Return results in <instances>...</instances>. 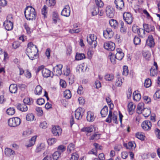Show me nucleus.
I'll return each mask as SVG.
<instances>
[{
  "mask_svg": "<svg viewBox=\"0 0 160 160\" xmlns=\"http://www.w3.org/2000/svg\"><path fill=\"white\" fill-rule=\"evenodd\" d=\"M26 51L27 54L30 59L33 60L37 58L38 52V48L32 42L28 44Z\"/></svg>",
  "mask_w": 160,
  "mask_h": 160,
  "instance_id": "1",
  "label": "nucleus"
},
{
  "mask_svg": "<svg viewBox=\"0 0 160 160\" xmlns=\"http://www.w3.org/2000/svg\"><path fill=\"white\" fill-rule=\"evenodd\" d=\"M26 18L28 20H33L36 18L37 14L35 9L31 6L26 8L24 12Z\"/></svg>",
  "mask_w": 160,
  "mask_h": 160,
  "instance_id": "2",
  "label": "nucleus"
},
{
  "mask_svg": "<svg viewBox=\"0 0 160 160\" xmlns=\"http://www.w3.org/2000/svg\"><path fill=\"white\" fill-rule=\"evenodd\" d=\"M89 37H87L88 42L92 48H95L97 45V36L93 34H89Z\"/></svg>",
  "mask_w": 160,
  "mask_h": 160,
  "instance_id": "3",
  "label": "nucleus"
},
{
  "mask_svg": "<svg viewBox=\"0 0 160 160\" xmlns=\"http://www.w3.org/2000/svg\"><path fill=\"white\" fill-rule=\"evenodd\" d=\"M21 120L18 118L15 117L9 119L8 120V125L12 127H15L19 126Z\"/></svg>",
  "mask_w": 160,
  "mask_h": 160,
  "instance_id": "4",
  "label": "nucleus"
},
{
  "mask_svg": "<svg viewBox=\"0 0 160 160\" xmlns=\"http://www.w3.org/2000/svg\"><path fill=\"white\" fill-rule=\"evenodd\" d=\"M124 20L128 24L131 25L132 23L133 18L132 14L129 12H125L123 15Z\"/></svg>",
  "mask_w": 160,
  "mask_h": 160,
  "instance_id": "5",
  "label": "nucleus"
},
{
  "mask_svg": "<svg viewBox=\"0 0 160 160\" xmlns=\"http://www.w3.org/2000/svg\"><path fill=\"white\" fill-rule=\"evenodd\" d=\"M8 19L6 20L3 23V25L5 28L6 30L8 31H10L12 30L13 28V24L12 21L10 19L8 20L10 18H10L11 19L12 18V15H9L8 16Z\"/></svg>",
  "mask_w": 160,
  "mask_h": 160,
  "instance_id": "6",
  "label": "nucleus"
},
{
  "mask_svg": "<svg viewBox=\"0 0 160 160\" xmlns=\"http://www.w3.org/2000/svg\"><path fill=\"white\" fill-rule=\"evenodd\" d=\"M112 120L113 122L115 123H118L117 116L114 113L112 114V112L111 110H110L108 117L105 121L106 122L110 123Z\"/></svg>",
  "mask_w": 160,
  "mask_h": 160,
  "instance_id": "7",
  "label": "nucleus"
},
{
  "mask_svg": "<svg viewBox=\"0 0 160 160\" xmlns=\"http://www.w3.org/2000/svg\"><path fill=\"white\" fill-rule=\"evenodd\" d=\"M85 111V109L83 108L80 107L78 108L75 112V118L78 120L81 119Z\"/></svg>",
  "mask_w": 160,
  "mask_h": 160,
  "instance_id": "8",
  "label": "nucleus"
},
{
  "mask_svg": "<svg viewBox=\"0 0 160 160\" xmlns=\"http://www.w3.org/2000/svg\"><path fill=\"white\" fill-rule=\"evenodd\" d=\"M104 48L109 51H112L115 49V44L111 42H105L103 45Z\"/></svg>",
  "mask_w": 160,
  "mask_h": 160,
  "instance_id": "9",
  "label": "nucleus"
},
{
  "mask_svg": "<svg viewBox=\"0 0 160 160\" xmlns=\"http://www.w3.org/2000/svg\"><path fill=\"white\" fill-rule=\"evenodd\" d=\"M114 33L111 29L107 28L105 30H104L103 32V35L104 37L107 39H110L111 38L113 35Z\"/></svg>",
  "mask_w": 160,
  "mask_h": 160,
  "instance_id": "10",
  "label": "nucleus"
},
{
  "mask_svg": "<svg viewBox=\"0 0 160 160\" xmlns=\"http://www.w3.org/2000/svg\"><path fill=\"white\" fill-rule=\"evenodd\" d=\"M141 126L144 130H149L152 127V124L150 121L146 120L142 122Z\"/></svg>",
  "mask_w": 160,
  "mask_h": 160,
  "instance_id": "11",
  "label": "nucleus"
},
{
  "mask_svg": "<svg viewBox=\"0 0 160 160\" xmlns=\"http://www.w3.org/2000/svg\"><path fill=\"white\" fill-rule=\"evenodd\" d=\"M62 65L59 64L53 68V72L57 76H60L62 74Z\"/></svg>",
  "mask_w": 160,
  "mask_h": 160,
  "instance_id": "12",
  "label": "nucleus"
},
{
  "mask_svg": "<svg viewBox=\"0 0 160 160\" xmlns=\"http://www.w3.org/2000/svg\"><path fill=\"white\" fill-rule=\"evenodd\" d=\"M52 132L55 136H59L61 134L62 130L59 126L53 127L52 128Z\"/></svg>",
  "mask_w": 160,
  "mask_h": 160,
  "instance_id": "13",
  "label": "nucleus"
},
{
  "mask_svg": "<svg viewBox=\"0 0 160 160\" xmlns=\"http://www.w3.org/2000/svg\"><path fill=\"white\" fill-rule=\"evenodd\" d=\"M114 3L116 8L119 10H121L124 8V3L123 0H115Z\"/></svg>",
  "mask_w": 160,
  "mask_h": 160,
  "instance_id": "14",
  "label": "nucleus"
},
{
  "mask_svg": "<svg viewBox=\"0 0 160 160\" xmlns=\"http://www.w3.org/2000/svg\"><path fill=\"white\" fill-rule=\"evenodd\" d=\"M146 44L151 48H153L154 46L155 42L152 35H150L148 36L146 40Z\"/></svg>",
  "mask_w": 160,
  "mask_h": 160,
  "instance_id": "15",
  "label": "nucleus"
},
{
  "mask_svg": "<svg viewBox=\"0 0 160 160\" xmlns=\"http://www.w3.org/2000/svg\"><path fill=\"white\" fill-rule=\"evenodd\" d=\"M70 13V10L69 6H66L62 10L61 14L65 17H68L69 16Z\"/></svg>",
  "mask_w": 160,
  "mask_h": 160,
  "instance_id": "16",
  "label": "nucleus"
},
{
  "mask_svg": "<svg viewBox=\"0 0 160 160\" xmlns=\"http://www.w3.org/2000/svg\"><path fill=\"white\" fill-rule=\"evenodd\" d=\"M117 53H116L115 58L118 60H121L124 56V53L122 52L121 49L118 48L116 49Z\"/></svg>",
  "mask_w": 160,
  "mask_h": 160,
  "instance_id": "17",
  "label": "nucleus"
},
{
  "mask_svg": "<svg viewBox=\"0 0 160 160\" xmlns=\"http://www.w3.org/2000/svg\"><path fill=\"white\" fill-rule=\"evenodd\" d=\"M143 27L145 31L148 32L153 31L154 30V26L148 24H143Z\"/></svg>",
  "mask_w": 160,
  "mask_h": 160,
  "instance_id": "18",
  "label": "nucleus"
},
{
  "mask_svg": "<svg viewBox=\"0 0 160 160\" xmlns=\"http://www.w3.org/2000/svg\"><path fill=\"white\" fill-rule=\"evenodd\" d=\"M106 12L107 16L110 18H112L114 16V10L112 8L107 7Z\"/></svg>",
  "mask_w": 160,
  "mask_h": 160,
  "instance_id": "19",
  "label": "nucleus"
},
{
  "mask_svg": "<svg viewBox=\"0 0 160 160\" xmlns=\"http://www.w3.org/2000/svg\"><path fill=\"white\" fill-rule=\"evenodd\" d=\"M17 109L22 112H26L27 111L28 108L26 104H24L18 103L17 105Z\"/></svg>",
  "mask_w": 160,
  "mask_h": 160,
  "instance_id": "20",
  "label": "nucleus"
},
{
  "mask_svg": "<svg viewBox=\"0 0 160 160\" xmlns=\"http://www.w3.org/2000/svg\"><path fill=\"white\" fill-rule=\"evenodd\" d=\"M87 119L89 122H92L94 121L95 119L94 113L91 111L88 112H87Z\"/></svg>",
  "mask_w": 160,
  "mask_h": 160,
  "instance_id": "21",
  "label": "nucleus"
},
{
  "mask_svg": "<svg viewBox=\"0 0 160 160\" xmlns=\"http://www.w3.org/2000/svg\"><path fill=\"white\" fill-rule=\"evenodd\" d=\"M93 127L92 126H91L89 127H85L81 129V131L83 132H87V135H89V133L93 131Z\"/></svg>",
  "mask_w": 160,
  "mask_h": 160,
  "instance_id": "22",
  "label": "nucleus"
},
{
  "mask_svg": "<svg viewBox=\"0 0 160 160\" xmlns=\"http://www.w3.org/2000/svg\"><path fill=\"white\" fill-rule=\"evenodd\" d=\"M51 71L48 69L44 68L42 70V73L43 77L44 78H48L51 75Z\"/></svg>",
  "mask_w": 160,
  "mask_h": 160,
  "instance_id": "23",
  "label": "nucleus"
},
{
  "mask_svg": "<svg viewBox=\"0 0 160 160\" xmlns=\"http://www.w3.org/2000/svg\"><path fill=\"white\" fill-rule=\"evenodd\" d=\"M133 96L134 100L136 101H139L141 98V95L138 93V91H134L133 93Z\"/></svg>",
  "mask_w": 160,
  "mask_h": 160,
  "instance_id": "24",
  "label": "nucleus"
},
{
  "mask_svg": "<svg viewBox=\"0 0 160 160\" xmlns=\"http://www.w3.org/2000/svg\"><path fill=\"white\" fill-rule=\"evenodd\" d=\"M17 90L18 88L16 84H12L10 86L9 90L11 93H16L17 92Z\"/></svg>",
  "mask_w": 160,
  "mask_h": 160,
  "instance_id": "25",
  "label": "nucleus"
},
{
  "mask_svg": "<svg viewBox=\"0 0 160 160\" xmlns=\"http://www.w3.org/2000/svg\"><path fill=\"white\" fill-rule=\"evenodd\" d=\"M108 107L107 106H105L101 110L100 113L102 117H105L108 114Z\"/></svg>",
  "mask_w": 160,
  "mask_h": 160,
  "instance_id": "26",
  "label": "nucleus"
},
{
  "mask_svg": "<svg viewBox=\"0 0 160 160\" xmlns=\"http://www.w3.org/2000/svg\"><path fill=\"white\" fill-rule=\"evenodd\" d=\"M52 20L53 22L55 24L57 23L58 21L60 20L58 14V13L56 12H53Z\"/></svg>",
  "mask_w": 160,
  "mask_h": 160,
  "instance_id": "27",
  "label": "nucleus"
},
{
  "mask_svg": "<svg viewBox=\"0 0 160 160\" xmlns=\"http://www.w3.org/2000/svg\"><path fill=\"white\" fill-rule=\"evenodd\" d=\"M45 148V145L43 143H41L37 146L35 150V152L38 153L42 150H44Z\"/></svg>",
  "mask_w": 160,
  "mask_h": 160,
  "instance_id": "28",
  "label": "nucleus"
},
{
  "mask_svg": "<svg viewBox=\"0 0 160 160\" xmlns=\"http://www.w3.org/2000/svg\"><path fill=\"white\" fill-rule=\"evenodd\" d=\"M109 22L111 27L114 28L118 27V23L116 20L111 19L109 20Z\"/></svg>",
  "mask_w": 160,
  "mask_h": 160,
  "instance_id": "29",
  "label": "nucleus"
},
{
  "mask_svg": "<svg viewBox=\"0 0 160 160\" xmlns=\"http://www.w3.org/2000/svg\"><path fill=\"white\" fill-rule=\"evenodd\" d=\"M36 140V136H34L32 137L29 141V143L27 145L28 147H31L33 145Z\"/></svg>",
  "mask_w": 160,
  "mask_h": 160,
  "instance_id": "30",
  "label": "nucleus"
},
{
  "mask_svg": "<svg viewBox=\"0 0 160 160\" xmlns=\"http://www.w3.org/2000/svg\"><path fill=\"white\" fill-rule=\"evenodd\" d=\"M123 146L127 149H134L136 147V145H135V146H134L133 143L132 142H129L127 144L124 143Z\"/></svg>",
  "mask_w": 160,
  "mask_h": 160,
  "instance_id": "31",
  "label": "nucleus"
},
{
  "mask_svg": "<svg viewBox=\"0 0 160 160\" xmlns=\"http://www.w3.org/2000/svg\"><path fill=\"white\" fill-rule=\"evenodd\" d=\"M15 152L12 149L9 148H6L5 150V154L7 156L14 155Z\"/></svg>",
  "mask_w": 160,
  "mask_h": 160,
  "instance_id": "32",
  "label": "nucleus"
},
{
  "mask_svg": "<svg viewBox=\"0 0 160 160\" xmlns=\"http://www.w3.org/2000/svg\"><path fill=\"white\" fill-rule=\"evenodd\" d=\"M144 104L143 103H140L138 106L137 112L138 113H141L144 109Z\"/></svg>",
  "mask_w": 160,
  "mask_h": 160,
  "instance_id": "33",
  "label": "nucleus"
},
{
  "mask_svg": "<svg viewBox=\"0 0 160 160\" xmlns=\"http://www.w3.org/2000/svg\"><path fill=\"white\" fill-rule=\"evenodd\" d=\"M63 96L66 98L68 99L71 97V93L69 90H66L63 92Z\"/></svg>",
  "mask_w": 160,
  "mask_h": 160,
  "instance_id": "34",
  "label": "nucleus"
},
{
  "mask_svg": "<svg viewBox=\"0 0 160 160\" xmlns=\"http://www.w3.org/2000/svg\"><path fill=\"white\" fill-rule=\"evenodd\" d=\"M42 88L40 85H38L35 89V93L36 95H40L42 92Z\"/></svg>",
  "mask_w": 160,
  "mask_h": 160,
  "instance_id": "35",
  "label": "nucleus"
},
{
  "mask_svg": "<svg viewBox=\"0 0 160 160\" xmlns=\"http://www.w3.org/2000/svg\"><path fill=\"white\" fill-rule=\"evenodd\" d=\"M142 113L145 117H148L151 113V111L150 109L147 108H144L142 111Z\"/></svg>",
  "mask_w": 160,
  "mask_h": 160,
  "instance_id": "36",
  "label": "nucleus"
},
{
  "mask_svg": "<svg viewBox=\"0 0 160 160\" xmlns=\"http://www.w3.org/2000/svg\"><path fill=\"white\" fill-rule=\"evenodd\" d=\"M117 79L116 80L115 85L117 87H120L123 81L121 78L119 76H117Z\"/></svg>",
  "mask_w": 160,
  "mask_h": 160,
  "instance_id": "37",
  "label": "nucleus"
},
{
  "mask_svg": "<svg viewBox=\"0 0 160 160\" xmlns=\"http://www.w3.org/2000/svg\"><path fill=\"white\" fill-rule=\"evenodd\" d=\"M15 109L13 108H9L7 109L6 112L7 114L9 115H12L15 113Z\"/></svg>",
  "mask_w": 160,
  "mask_h": 160,
  "instance_id": "38",
  "label": "nucleus"
},
{
  "mask_svg": "<svg viewBox=\"0 0 160 160\" xmlns=\"http://www.w3.org/2000/svg\"><path fill=\"white\" fill-rule=\"evenodd\" d=\"M75 148V145L72 143L69 144L67 147V151L68 153H71L74 150Z\"/></svg>",
  "mask_w": 160,
  "mask_h": 160,
  "instance_id": "39",
  "label": "nucleus"
},
{
  "mask_svg": "<svg viewBox=\"0 0 160 160\" xmlns=\"http://www.w3.org/2000/svg\"><path fill=\"white\" fill-rule=\"evenodd\" d=\"M158 69L155 68L154 66H152L150 70V74L151 76H154L157 74Z\"/></svg>",
  "mask_w": 160,
  "mask_h": 160,
  "instance_id": "40",
  "label": "nucleus"
},
{
  "mask_svg": "<svg viewBox=\"0 0 160 160\" xmlns=\"http://www.w3.org/2000/svg\"><path fill=\"white\" fill-rule=\"evenodd\" d=\"M61 152L60 151H56L52 155L53 158L54 160H57L60 157Z\"/></svg>",
  "mask_w": 160,
  "mask_h": 160,
  "instance_id": "41",
  "label": "nucleus"
},
{
  "mask_svg": "<svg viewBox=\"0 0 160 160\" xmlns=\"http://www.w3.org/2000/svg\"><path fill=\"white\" fill-rule=\"evenodd\" d=\"M85 58V55L83 53H77L75 57L76 59L78 60H82Z\"/></svg>",
  "mask_w": 160,
  "mask_h": 160,
  "instance_id": "42",
  "label": "nucleus"
},
{
  "mask_svg": "<svg viewBox=\"0 0 160 160\" xmlns=\"http://www.w3.org/2000/svg\"><path fill=\"white\" fill-rule=\"evenodd\" d=\"M145 31L144 29L139 28L137 33L139 37L142 38H144L145 36Z\"/></svg>",
  "mask_w": 160,
  "mask_h": 160,
  "instance_id": "43",
  "label": "nucleus"
},
{
  "mask_svg": "<svg viewBox=\"0 0 160 160\" xmlns=\"http://www.w3.org/2000/svg\"><path fill=\"white\" fill-rule=\"evenodd\" d=\"M151 81L149 78L146 79L144 82V85L146 88H149L151 85Z\"/></svg>",
  "mask_w": 160,
  "mask_h": 160,
  "instance_id": "44",
  "label": "nucleus"
},
{
  "mask_svg": "<svg viewBox=\"0 0 160 160\" xmlns=\"http://www.w3.org/2000/svg\"><path fill=\"white\" fill-rule=\"evenodd\" d=\"M133 42L135 45H139L141 43V39L138 37L135 36L133 39Z\"/></svg>",
  "mask_w": 160,
  "mask_h": 160,
  "instance_id": "45",
  "label": "nucleus"
},
{
  "mask_svg": "<svg viewBox=\"0 0 160 160\" xmlns=\"http://www.w3.org/2000/svg\"><path fill=\"white\" fill-rule=\"evenodd\" d=\"M113 78L114 76L112 74H107L105 76V79L107 81H110Z\"/></svg>",
  "mask_w": 160,
  "mask_h": 160,
  "instance_id": "46",
  "label": "nucleus"
},
{
  "mask_svg": "<svg viewBox=\"0 0 160 160\" xmlns=\"http://www.w3.org/2000/svg\"><path fill=\"white\" fill-rule=\"evenodd\" d=\"M33 102V100L32 99L31 100L30 98H25L23 100V104H25L30 105L31 103H32Z\"/></svg>",
  "mask_w": 160,
  "mask_h": 160,
  "instance_id": "47",
  "label": "nucleus"
},
{
  "mask_svg": "<svg viewBox=\"0 0 160 160\" xmlns=\"http://www.w3.org/2000/svg\"><path fill=\"white\" fill-rule=\"evenodd\" d=\"M128 111L129 112L133 111L135 108V106H133L132 102H130L128 103Z\"/></svg>",
  "mask_w": 160,
  "mask_h": 160,
  "instance_id": "48",
  "label": "nucleus"
},
{
  "mask_svg": "<svg viewBox=\"0 0 160 160\" xmlns=\"http://www.w3.org/2000/svg\"><path fill=\"white\" fill-rule=\"evenodd\" d=\"M95 3L98 7L102 8L103 5V3L101 0H95Z\"/></svg>",
  "mask_w": 160,
  "mask_h": 160,
  "instance_id": "49",
  "label": "nucleus"
},
{
  "mask_svg": "<svg viewBox=\"0 0 160 160\" xmlns=\"http://www.w3.org/2000/svg\"><path fill=\"white\" fill-rule=\"evenodd\" d=\"M100 134L95 133L91 136L89 139L90 140H93L94 139L95 140H98L100 138Z\"/></svg>",
  "mask_w": 160,
  "mask_h": 160,
  "instance_id": "50",
  "label": "nucleus"
},
{
  "mask_svg": "<svg viewBox=\"0 0 160 160\" xmlns=\"http://www.w3.org/2000/svg\"><path fill=\"white\" fill-rule=\"evenodd\" d=\"M128 73V67L127 66H124L123 68V72L122 74L123 75L125 76H127Z\"/></svg>",
  "mask_w": 160,
  "mask_h": 160,
  "instance_id": "51",
  "label": "nucleus"
},
{
  "mask_svg": "<svg viewBox=\"0 0 160 160\" xmlns=\"http://www.w3.org/2000/svg\"><path fill=\"white\" fill-rule=\"evenodd\" d=\"M34 116L32 113L28 114L26 117V120L29 121L33 120L34 119Z\"/></svg>",
  "mask_w": 160,
  "mask_h": 160,
  "instance_id": "52",
  "label": "nucleus"
},
{
  "mask_svg": "<svg viewBox=\"0 0 160 160\" xmlns=\"http://www.w3.org/2000/svg\"><path fill=\"white\" fill-rule=\"evenodd\" d=\"M136 136L137 138L141 140H143L144 139L145 136L144 135L140 132L136 133Z\"/></svg>",
  "mask_w": 160,
  "mask_h": 160,
  "instance_id": "53",
  "label": "nucleus"
},
{
  "mask_svg": "<svg viewBox=\"0 0 160 160\" xmlns=\"http://www.w3.org/2000/svg\"><path fill=\"white\" fill-rule=\"evenodd\" d=\"M66 149V147L63 145H60L59 146L58 148V151H60L61 153L64 151Z\"/></svg>",
  "mask_w": 160,
  "mask_h": 160,
  "instance_id": "54",
  "label": "nucleus"
},
{
  "mask_svg": "<svg viewBox=\"0 0 160 160\" xmlns=\"http://www.w3.org/2000/svg\"><path fill=\"white\" fill-rule=\"evenodd\" d=\"M99 12V9L98 7H96L94 8L93 11L92 12V15L95 16L98 14Z\"/></svg>",
  "mask_w": 160,
  "mask_h": 160,
  "instance_id": "55",
  "label": "nucleus"
},
{
  "mask_svg": "<svg viewBox=\"0 0 160 160\" xmlns=\"http://www.w3.org/2000/svg\"><path fill=\"white\" fill-rule=\"evenodd\" d=\"M56 141V139L54 138H49L47 140V142L49 145H52Z\"/></svg>",
  "mask_w": 160,
  "mask_h": 160,
  "instance_id": "56",
  "label": "nucleus"
},
{
  "mask_svg": "<svg viewBox=\"0 0 160 160\" xmlns=\"http://www.w3.org/2000/svg\"><path fill=\"white\" fill-rule=\"evenodd\" d=\"M47 8V7L45 5H44L42 9V13L44 16V18H45L46 17V14L47 13V11L46 10Z\"/></svg>",
  "mask_w": 160,
  "mask_h": 160,
  "instance_id": "57",
  "label": "nucleus"
},
{
  "mask_svg": "<svg viewBox=\"0 0 160 160\" xmlns=\"http://www.w3.org/2000/svg\"><path fill=\"white\" fill-rule=\"evenodd\" d=\"M154 98L156 100L160 98V90H157L154 95Z\"/></svg>",
  "mask_w": 160,
  "mask_h": 160,
  "instance_id": "58",
  "label": "nucleus"
},
{
  "mask_svg": "<svg viewBox=\"0 0 160 160\" xmlns=\"http://www.w3.org/2000/svg\"><path fill=\"white\" fill-rule=\"evenodd\" d=\"M78 155L77 153H74L72 154V157L70 158V160H78Z\"/></svg>",
  "mask_w": 160,
  "mask_h": 160,
  "instance_id": "59",
  "label": "nucleus"
},
{
  "mask_svg": "<svg viewBox=\"0 0 160 160\" xmlns=\"http://www.w3.org/2000/svg\"><path fill=\"white\" fill-rule=\"evenodd\" d=\"M45 102V100L42 98H41L38 99L37 101V103L39 105H41L43 104Z\"/></svg>",
  "mask_w": 160,
  "mask_h": 160,
  "instance_id": "60",
  "label": "nucleus"
},
{
  "mask_svg": "<svg viewBox=\"0 0 160 160\" xmlns=\"http://www.w3.org/2000/svg\"><path fill=\"white\" fill-rule=\"evenodd\" d=\"M139 28H138V26L134 24L132 26V31L135 33H137Z\"/></svg>",
  "mask_w": 160,
  "mask_h": 160,
  "instance_id": "61",
  "label": "nucleus"
},
{
  "mask_svg": "<svg viewBox=\"0 0 160 160\" xmlns=\"http://www.w3.org/2000/svg\"><path fill=\"white\" fill-rule=\"evenodd\" d=\"M74 76L73 75H70L69 78V83L72 84L73 83L74 81Z\"/></svg>",
  "mask_w": 160,
  "mask_h": 160,
  "instance_id": "62",
  "label": "nucleus"
},
{
  "mask_svg": "<svg viewBox=\"0 0 160 160\" xmlns=\"http://www.w3.org/2000/svg\"><path fill=\"white\" fill-rule=\"evenodd\" d=\"M40 127L42 128L45 129L47 127V123L46 122H43L41 123Z\"/></svg>",
  "mask_w": 160,
  "mask_h": 160,
  "instance_id": "63",
  "label": "nucleus"
},
{
  "mask_svg": "<svg viewBox=\"0 0 160 160\" xmlns=\"http://www.w3.org/2000/svg\"><path fill=\"white\" fill-rule=\"evenodd\" d=\"M20 44L18 42H15L12 44V47L15 49L19 47Z\"/></svg>",
  "mask_w": 160,
  "mask_h": 160,
  "instance_id": "64",
  "label": "nucleus"
}]
</instances>
